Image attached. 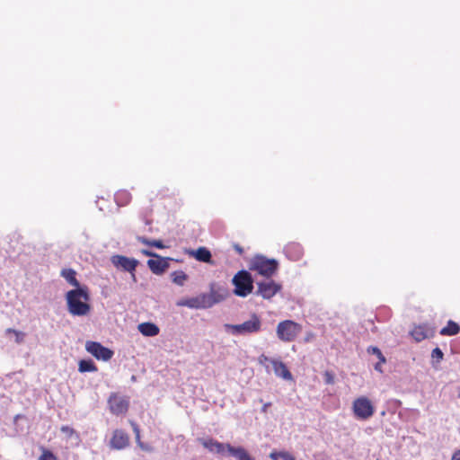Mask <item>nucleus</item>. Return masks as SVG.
Listing matches in <instances>:
<instances>
[{
    "label": "nucleus",
    "mask_w": 460,
    "mask_h": 460,
    "mask_svg": "<svg viewBox=\"0 0 460 460\" xmlns=\"http://www.w3.org/2000/svg\"><path fill=\"white\" fill-rule=\"evenodd\" d=\"M229 295L226 286L213 282L209 286L208 293H201L194 297L181 299L177 302V305L195 309H206L226 300Z\"/></svg>",
    "instance_id": "nucleus-1"
},
{
    "label": "nucleus",
    "mask_w": 460,
    "mask_h": 460,
    "mask_svg": "<svg viewBox=\"0 0 460 460\" xmlns=\"http://www.w3.org/2000/svg\"><path fill=\"white\" fill-rule=\"evenodd\" d=\"M89 292L84 286L72 289L66 293L67 306L70 314L74 315H84L90 310L88 305Z\"/></svg>",
    "instance_id": "nucleus-2"
},
{
    "label": "nucleus",
    "mask_w": 460,
    "mask_h": 460,
    "mask_svg": "<svg viewBox=\"0 0 460 460\" xmlns=\"http://www.w3.org/2000/svg\"><path fill=\"white\" fill-rule=\"evenodd\" d=\"M279 268V262L275 259H268L263 255H256L250 263V270L257 271L260 275L270 278Z\"/></svg>",
    "instance_id": "nucleus-3"
},
{
    "label": "nucleus",
    "mask_w": 460,
    "mask_h": 460,
    "mask_svg": "<svg viewBox=\"0 0 460 460\" xmlns=\"http://www.w3.org/2000/svg\"><path fill=\"white\" fill-rule=\"evenodd\" d=\"M232 283L234 286V293L245 297L253 289V279L251 273L245 270L238 271L233 278Z\"/></svg>",
    "instance_id": "nucleus-4"
},
{
    "label": "nucleus",
    "mask_w": 460,
    "mask_h": 460,
    "mask_svg": "<svg viewBox=\"0 0 460 460\" xmlns=\"http://www.w3.org/2000/svg\"><path fill=\"white\" fill-rule=\"evenodd\" d=\"M260 328L259 318H252L240 324H224L225 331L233 335H247L258 332Z\"/></svg>",
    "instance_id": "nucleus-5"
},
{
    "label": "nucleus",
    "mask_w": 460,
    "mask_h": 460,
    "mask_svg": "<svg viewBox=\"0 0 460 460\" xmlns=\"http://www.w3.org/2000/svg\"><path fill=\"white\" fill-rule=\"evenodd\" d=\"M300 332L301 326L291 320L279 323L277 328L278 337L283 341H292Z\"/></svg>",
    "instance_id": "nucleus-6"
},
{
    "label": "nucleus",
    "mask_w": 460,
    "mask_h": 460,
    "mask_svg": "<svg viewBox=\"0 0 460 460\" xmlns=\"http://www.w3.org/2000/svg\"><path fill=\"white\" fill-rule=\"evenodd\" d=\"M85 349L99 360L108 361L113 356V351L96 341H86Z\"/></svg>",
    "instance_id": "nucleus-7"
},
{
    "label": "nucleus",
    "mask_w": 460,
    "mask_h": 460,
    "mask_svg": "<svg viewBox=\"0 0 460 460\" xmlns=\"http://www.w3.org/2000/svg\"><path fill=\"white\" fill-rule=\"evenodd\" d=\"M353 411L354 414L362 420H367L374 414V407L366 397H360L354 401Z\"/></svg>",
    "instance_id": "nucleus-8"
},
{
    "label": "nucleus",
    "mask_w": 460,
    "mask_h": 460,
    "mask_svg": "<svg viewBox=\"0 0 460 460\" xmlns=\"http://www.w3.org/2000/svg\"><path fill=\"white\" fill-rule=\"evenodd\" d=\"M111 261L116 268L122 269L124 271L129 272L133 276L139 263L137 260L124 255H113L111 258Z\"/></svg>",
    "instance_id": "nucleus-9"
},
{
    "label": "nucleus",
    "mask_w": 460,
    "mask_h": 460,
    "mask_svg": "<svg viewBox=\"0 0 460 460\" xmlns=\"http://www.w3.org/2000/svg\"><path fill=\"white\" fill-rule=\"evenodd\" d=\"M172 261L170 257H162L156 254L152 259L147 261V266L150 270L155 275H162L170 267V261Z\"/></svg>",
    "instance_id": "nucleus-10"
},
{
    "label": "nucleus",
    "mask_w": 460,
    "mask_h": 460,
    "mask_svg": "<svg viewBox=\"0 0 460 460\" xmlns=\"http://www.w3.org/2000/svg\"><path fill=\"white\" fill-rule=\"evenodd\" d=\"M257 285V294L265 299L273 297L281 289V286L271 279L260 281Z\"/></svg>",
    "instance_id": "nucleus-11"
},
{
    "label": "nucleus",
    "mask_w": 460,
    "mask_h": 460,
    "mask_svg": "<svg viewBox=\"0 0 460 460\" xmlns=\"http://www.w3.org/2000/svg\"><path fill=\"white\" fill-rule=\"evenodd\" d=\"M111 411L113 414L119 415L127 412L128 408V400L118 394H111L108 401Z\"/></svg>",
    "instance_id": "nucleus-12"
},
{
    "label": "nucleus",
    "mask_w": 460,
    "mask_h": 460,
    "mask_svg": "<svg viewBox=\"0 0 460 460\" xmlns=\"http://www.w3.org/2000/svg\"><path fill=\"white\" fill-rule=\"evenodd\" d=\"M434 334V328L427 324L414 325L410 332V335L416 342H420L426 339L432 338Z\"/></svg>",
    "instance_id": "nucleus-13"
},
{
    "label": "nucleus",
    "mask_w": 460,
    "mask_h": 460,
    "mask_svg": "<svg viewBox=\"0 0 460 460\" xmlns=\"http://www.w3.org/2000/svg\"><path fill=\"white\" fill-rule=\"evenodd\" d=\"M128 436L123 430L117 429L110 441L111 447L114 449H123L128 445Z\"/></svg>",
    "instance_id": "nucleus-14"
},
{
    "label": "nucleus",
    "mask_w": 460,
    "mask_h": 460,
    "mask_svg": "<svg viewBox=\"0 0 460 460\" xmlns=\"http://www.w3.org/2000/svg\"><path fill=\"white\" fill-rule=\"evenodd\" d=\"M198 442H199L205 448L208 449L210 452L223 454L226 449V444L220 443L213 438H198Z\"/></svg>",
    "instance_id": "nucleus-15"
},
{
    "label": "nucleus",
    "mask_w": 460,
    "mask_h": 460,
    "mask_svg": "<svg viewBox=\"0 0 460 460\" xmlns=\"http://www.w3.org/2000/svg\"><path fill=\"white\" fill-rule=\"evenodd\" d=\"M287 257L291 261H298L302 258L304 250L301 244L297 243H290L284 248Z\"/></svg>",
    "instance_id": "nucleus-16"
},
{
    "label": "nucleus",
    "mask_w": 460,
    "mask_h": 460,
    "mask_svg": "<svg viewBox=\"0 0 460 460\" xmlns=\"http://www.w3.org/2000/svg\"><path fill=\"white\" fill-rule=\"evenodd\" d=\"M270 364L277 376H279L285 380H292V375L283 362L275 359L270 360Z\"/></svg>",
    "instance_id": "nucleus-17"
},
{
    "label": "nucleus",
    "mask_w": 460,
    "mask_h": 460,
    "mask_svg": "<svg viewBox=\"0 0 460 460\" xmlns=\"http://www.w3.org/2000/svg\"><path fill=\"white\" fill-rule=\"evenodd\" d=\"M226 450L231 456L236 457L237 460H254V458L252 457L242 447H234L227 443Z\"/></svg>",
    "instance_id": "nucleus-18"
},
{
    "label": "nucleus",
    "mask_w": 460,
    "mask_h": 460,
    "mask_svg": "<svg viewBox=\"0 0 460 460\" xmlns=\"http://www.w3.org/2000/svg\"><path fill=\"white\" fill-rule=\"evenodd\" d=\"M137 330L144 336H146V337L155 336L159 333V331H160L159 327L156 324L150 323V322L139 323L137 326Z\"/></svg>",
    "instance_id": "nucleus-19"
},
{
    "label": "nucleus",
    "mask_w": 460,
    "mask_h": 460,
    "mask_svg": "<svg viewBox=\"0 0 460 460\" xmlns=\"http://www.w3.org/2000/svg\"><path fill=\"white\" fill-rule=\"evenodd\" d=\"M190 254L200 262H211L212 254L207 247H199L195 251H191Z\"/></svg>",
    "instance_id": "nucleus-20"
},
{
    "label": "nucleus",
    "mask_w": 460,
    "mask_h": 460,
    "mask_svg": "<svg viewBox=\"0 0 460 460\" xmlns=\"http://www.w3.org/2000/svg\"><path fill=\"white\" fill-rule=\"evenodd\" d=\"M114 199L118 206L123 207L130 202L131 194L126 190H120L115 193Z\"/></svg>",
    "instance_id": "nucleus-21"
},
{
    "label": "nucleus",
    "mask_w": 460,
    "mask_h": 460,
    "mask_svg": "<svg viewBox=\"0 0 460 460\" xmlns=\"http://www.w3.org/2000/svg\"><path fill=\"white\" fill-rule=\"evenodd\" d=\"M76 272L73 269H63L61 270V276L75 288H82L79 281L75 278Z\"/></svg>",
    "instance_id": "nucleus-22"
},
{
    "label": "nucleus",
    "mask_w": 460,
    "mask_h": 460,
    "mask_svg": "<svg viewBox=\"0 0 460 460\" xmlns=\"http://www.w3.org/2000/svg\"><path fill=\"white\" fill-rule=\"evenodd\" d=\"M459 331V325L453 321H449L447 326L440 330L439 333L443 336H452L457 334Z\"/></svg>",
    "instance_id": "nucleus-23"
},
{
    "label": "nucleus",
    "mask_w": 460,
    "mask_h": 460,
    "mask_svg": "<svg viewBox=\"0 0 460 460\" xmlns=\"http://www.w3.org/2000/svg\"><path fill=\"white\" fill-rule=\"evenodd\" d=\"M78 369H79V371L81 373L95 372V371H97L96 366L94 365V363L91 359H89V360H85V359L80 360Z\"/></svg>",
    "instance_id": "nucleus-24"
},
{
    "label": "nucleus",
    "mask_w": 460,
    "mask_h": 460,
    "mask_svg": "<svg viewBox=\"0 0 460 460\" xmlns=\"http://www.w3.org/2000/svg\"><path fill=\"white\" fill-rule=\"evenodd\" d=\"M172 282L178 286H183L188 275L182 270H176L172 273Z\"/></svg>",
    "instance_id": "nucleus-25"
},
{
    "label": "nucleus",
    "mask_w": 460,
    "mask_h": 460,
    "mask_svg": "<svg viewBox=\"0 0 460 460\" xmlns=\"http://www.w3.org/2000/svg\"><path fill=\"white\" fill-rule=\"evenodd\" d=\"M138 240L144 243V244H146V245H149V246H154L155 248H158V249H164L165 248L166 246L164 244L163 241L162 240H149L147 239L146 237H138Z\"/></svg>",
    "instance_id": "nucleus-26"
},
{
    "label": "nucleus",
    "mask_w": 460,
    "mask_h": 460,
    "mask_svg": "<svg viewBox=\"0 0 460 460\" xmlns=\"http://www.w3.org/2000/svg\"><path fill=\"white\" fill-rule=\"evenodd\" d=\"M6 332L8 334L13 333L14 335V341L17 343H22L23 341V340H24V337H25V333L24 332H18V331H15L13 329H7Z\"/></svg>",
    "instance_id": "nucleus-27"
},
{
    "label": "nucleus",
    "mask_w": 460,
    "mask_h": 460,
    "mask_svg": "<svg viewBox=\"0 0 460 460\" xmlns=\"http://www.w3.org/2000/svg\"><path fill=\"white\" fill-rule=\"evenodd\" d=\"M367 352L376 355L378 358V359L380 360L381 363H385V358L384 357V355L382 354L381 350L377 347L370 346L367 349Z\"/></svg>",
    "instance_id": "nucleus-28"
},
{
    "label": "nucleus",
    "mask_w": 460,
    "mask_h": 460,
    "mask_svg": "<svg viewBox=\"0 0 460 460\" xmlns=\"http://www.w3.org/2000/svg\"><path fill=\"white\" fill-rule=\"evenodd\" d=\"M444 353L439 348H435L431 352V357L437 361H440L443 358Z\"/></svg>",
    "instance_id": "nucleus-29"
},
{
    "label": "nucleus",
    "mask_w": 460,
    "mask_h": 460,
    "mask_svg": "<svg viewBox=\"0 0 460 460\" xmlns=\"http://www.w3.org/2000/svg\"><path fill=\"white\" fill-rule=\"evenodd\" d=\"M60 430L64 434H66L68 438H71L73 435H76L77 436L76 431L73 428H71L69 426H62L60 428Z\"/></svg>",
    "instance_id": "nucleus-30"
},
{
    "label": "nucleus",
    "mask_w": 460,
    "mask_h": 460,
    "mask_svg": "<svg viewBox=\"0 0 460 460\" xmlns=\"http://www.w3.org/2000/svg\"><path fill=\"white\" fill-rule=\"evenodd\" d=\"M323 377L326 384L332 385L334 383V375L332 372L325 371Z\"/></svg>",
    "instance_id": "nucleus-31"
},
{
    "label": "nucleus",
    "mask_w": 460,
    "mask_h": 460,
    "mask_svg": "<svg viewBox=\"0 0 460 460\" xmlns=\"http://www.w3.org/2000/svg\"><path fill=\"white\" fill-rule=\"evenodd\" d=\"M39 460H57V458L50 451H45Z\"/></svg>",
    "instance_id": "nucleus-32"
},
{
    "label": "nucleus",
    "mask_w": 460,
    "mask_h": 460,
    "mask_svg": "<svg viewBox=\"0 0 460 460\" xmlns=\"http://www.w3.org/2000/svg\"><path fill=\"white\" fill-rule=\"evenodd\" d=\"M279 456L282 460H295V457L288 452H285V451L279 452Z\"/></svg>",
    "instance_id": "nucleus-33"
},
{
    "label": "nucleus",
    "mask_w": 460,
    "mask_h": 460,
    "mask_svg": "<svg viewBox=\"0 0 460 460\" xmlns=\"http://www.w3.org/2000/svg\"><path fill=\"white\" fill-rule=\"evenodd\" d=\"M270 360H272L271 358H268L267 356L265 355H261L259 357V362L260 364L265 366L267 368L269 367L268 366V363H270Z\"/></svg>",
    "instance_id": "nucleus-34"
},
{
    "label": "nucleus",
    "mask_w": 460,
    "mask_h": 460,
    "mask_svg": "<svg viewBox=\"0 0 460 460\" xmlns=\"http://www.w3.org/2000/svg\"><path fill=\"white\" fill-rule=\"evenodd\" d=\"M142 253L145 254L146 256H148V257H151L154 258L155 256H156L157 253L152 252V251H149V250H143L142 251Z\"/></svg>",
    "instance_id": "nucleus-35"
},
{
    "label": "nucleus",
    "mask_w": 460,
    "mask_h": 460,
    "mask_svg": "<svg viewBox=\"0 0 460 460\" xmlns=\"http://www.w3.org/2000/svg\"><path fill=\"white\" fill-rule=\"evenodd\" d=\"M234 249L238 252V254H243V249L239 244L235 243L234 244Z\"/></svg>",
    "instance_id": "nucleus-36"
},
{
    "label": "nucleus",
    "mask_w": 460,
    "mask_h": 460,
    "mask_svg": "<svg viewBox=\"0 0 460 460\" xmlns=\"http://www.w3.org/2000/svg\"><path fill=\"white\" fill-rule=\"evenodd\" d=\"M451 460H460V450L456 451L453 456H452V459Z\"/></svg>",
    "instance_id": "nucleus-37"
},
{
    "label": "nucleus",
    "mask_w": 460,
    "mask_h": 460,
    "mask_svg": "<svg viewBox=\"0 0 460 460\" xmlns=\"http://www.w3.org/2000/svg\"><path fill=\"white\" fill-rule=\"evenodd\" d=\"M270 457L271 459L278 460V457H279V453H277V452H272V453H270Z\"/></svg>",
    "instance_id": "nucleus-38"
},
{
    "label": "nucleus",
    "mask_w": 460,
    "mask_h": 460,
    "mask_svg": "<svg viewBox=\"0 0 460 460\" xmlns=\"http://www.w3.org/2000/svg\"><path fill=\"white\" fill-rule=\"evenodd\" d=\"M134 431L136 433V438L137 441H139V429L137 426L134 427Z\"/></svg>",
    "instance_id": "nucleus-39"
},
{
    "label": "nucleus",
    "mask_w": 460,
    "mask_h": 460,
    "mask_svg": "<svg viewBox=\"0 0 460 460\" xmlns=\"http://www.w3.org/2000/svg\"><path fill=\"white\" fill-rule=\"evenodd\" d=\"M381 362L379 361L377 364H376L375 366V369L379 371V372H382V369H381Z\"/></svg>",
    "instance_id": "nucleus-40"
},
{
    "label": "nucleus",
    "mask_w": 460,
    "mask_h": 460,
    "mask_svg": "<svg viewBox=\"0 0 460 460\" xmlns=\"http://www.w3.org/2000/svg\"><path fill=\"white\" fill-rule=\"evenodd\" d=\"M269 405H270V403H266V404L263 406L262 411H266V410H267V408H268V406H269Z\"/></svg>",
    "instance_id": "nucleus-41"
},
{
    "label": "nucleus",
    "mask_w": 460,
    "mask_h": 460,
    "mask_svg": "<svg viewBox=\"0 0 460 460\" xmlns=\"http://www.w3.org/2000/svg\"><path fill=\"white\" fill-rule=\"evenodd\" d=\"M131 379H132L133 381H134V380H136L135 376H132Z\"/></svg>",
    "instance_id": "nucleus-42"
},
{
    "label": "nucleus",
    "mask_w": 460,
    "mask_h": 460,
    "mask_svg": "<svg viewBox=\"0 0 460 460\" xmlns=\"http://www.w3.org/2000/svg\"><path fill=\"white\" fill-rule=\"evenodd\" d=\"M378 460V459H377Z\"/></svg>",
    "instance_id": "nucleus-43"
}]
</instances>
